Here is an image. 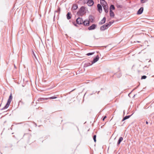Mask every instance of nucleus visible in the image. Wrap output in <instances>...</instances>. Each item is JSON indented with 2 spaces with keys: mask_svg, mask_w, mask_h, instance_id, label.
Segmentation results:
<instances>
[{
  "mask_svg": "<svg viewBox=\"0 0 154 154\" xmlns=\"http://www.w3.org/2000/svg\"><path fill=\"white\" fill-rule=\"evenodd\" d=\"M76 22L77 24L79 25L82 24L84 26H89L90 23L89 21L87 20H85L84 21L83 19L80 17L78 18L76 20Z\"/></svg>",
  "mask_w": 154,
  "mask_h": 154,
  "instance_id": "1",
  "label": "nucleus"
},
{
  "mask_svg": "<svg viewBox=\"0 0 154 154\" xmlns=\"http://www.w3.org/2000/svg\"><path fill=\"white\" fill-rule=\"evenodd\" d=\"M100 3L103 7V9L106 13L109 11V7L105 0H100Z\"/></svg>",
  "mask_w": 154,
  "mask_h": 154,
  "instance_id": "2",
  "label": "nucleus"
},
{
  "mask_svg": "<svg viewBox=\"0 0 154 154\" xmlns=\"http://www.w3.org/2000/svg\"><path fill=\"white\" fill-rule=\"evenodd\" d=\"M85 9V7H81L78 11L77 12V14L79 16H82L83 15L86 13Z\"/></svg>",
  "mask_w": 154,
  "mask_h": 154,
  "instance_id": "3",
  "label": "nucleus"
},
{
  "mask_svg": "<svg viewBox=\"0 0 154 154\" xmlns=\"http://www.w3.org/2000/svg\"><path fill=\"white\" fill-rule=\"evenodd\" d=\"M57 98V97L55 96H53V97H51L48 98H38V100L37 101L38 102H41L43 101L44 100H47L48 99H55Z\"/></svg>",
  "mask_w": 154,
  "mask_h": 154,
  "instance_id": "4",
  "label": "nucleus"
},
{
  "mask_svg": "<svg viewBox=\"0 0 154 154\" xmlns=\"http://www.w3.org/2000/svg\"><path fill=\"white\" fill-rule=\"evenodd\" d=\"M110 25H109L108 23H106V24L101 26L100 29L101 31H103L107 29L108 27Z\"/></svg>",
  "mask_w": 154,
  "mask_h": 154,
  "instance_id": "5",
  "label": "nucleus"
},
{
  "mask_svg": "<svg viewBox=\"0 0 154 154\" xmlns=\"http://www.w3.org/2000/svg\"><path fill=\"white\" fill-rule=\"evenodd\" d=\"M97 27V25L95 24H92L91 26L89 27L88 28L89 30H91L94 29Z\"/></svg>",
  "mask_w": 154,
  "mask_h": 154,
  "instance_id": "6",
  "label": "nucleus"
},
{
  "mask_svg": "<svg viewBox=\"0 0 154 154\" xmlns=\"http://www.w3.org/2000/svg\"><path fill=\"white\" fill-rule=\"evenodd\" d=\"M97 10L100 13H101L102 11V8L101 5L100 4H98L97 5Z\"/></svg>",
  "mask_w": 154,
  "mask_h": 154,
  "instance_id": "7",
  "label": "nucleus"
},
{
  "mask_svg": "<svg viewBox=\"0 0 154 154\" xmlns=\"http://www.w3.org/2000/svg\"><path fill=\"white\" fill-rule=\"evenodd\" d=\"M87 3L88 4V5L89 6H92L94 4V2L93 0H87Z\"/></svg>",
  "mask_w": 154,
  "mask_h": 154,
  "instance_id": "8",
  "label": "nucleus"
},
{
  "mask_svg": "<svg viewBox=\"0 0 154 154\" xmlns=\"http://www.w3.org/2000/svg\"><path fill=\"white\" fill-rule=\"evenodd\" d=\"M99 57L98 55H97L94 58L93 60L92 61V63H94L97 62L99 59Z\"/></svg>",
  "mask_w": 154,
  "mask_h": 154,
  "instance_id": "9",
  "label": "nucleus"
},
{
  "mask_svg": "<svg viewBox=\"0 0 154 154\" xmlns=\"http://www.w3.org/2000/svg\"><path fill=\"white\" fill-rule=\"evenodd\" d=\"M143 7L140 8L137 11V14L138 15L141 14L143 12Z\"/></svg>",
  "mask_w": 154,
  "mask_h": 154,
  "instance_id": "10",
  "label": "nucleus"
},
{
  "mask_svg": "<svg viewBox=\"0 0 154 154\" xmlns=\"http://www.w3.org/2000/svg\"><path fill=\"white\" fill-rule=\"evenodd\" d=\"M60 8L58 7L57 10L55 11L54 15V19L55 17V15L56 14V13H57V16L58 15L60 12Z\"/></svg>",
  "mask_w": 154,
  "mask_h": 154,
  "instance_id": "11",
  "label": "nucleus"
},
{
  "mask_svg": "<svg viewBox=\"0 0 154 154\" xmlns=\"http://www.w3.org/2000/svg\"><path fill=\"white\" fill-rule=\"evenodd\" d=\"M106 18L105 17H103V19L101 20V21L99 23V24L100 25H102L104 24L106 21Z\"/></svg>",
  "mask_w": 154,
  "mask_h": 154,
  "instance_id": "12",
  "label": "nucleus"
},
{
  "mask_svg": "<svg viewBox=\"0 0 154 154\" xmlns=\"http://www.w3.org/2000/svg\"><path fill=\"white\" fill-rule=\"evenodd\" d=\"M10 104V103H9L8 102H7L5 105L4 106V107H3L2 109H1V110H3L4 109H7L9 107Z\"/></svg>",
  "mask_w": 154,
  "mask_h": 154,
  "instance_id": "13",
  "label": "nucleus"
},
{
  "mask_svg": "<svg viewBox=\"0 0 154 154\" xmlns=\"http://www.w3.org/2000/svg\"><path fill=\"white\" fill-rule=\"evenodd\" d=\"M13 97L12 96V94L11 93L10 94L9 96V98L8 99V102L11 103V102L12 99Z\"/></svg>",
  "mask_w": 154,
  "mask_h": 154,
  "instance_id": "14",
  "label": "nucleus"
},
{
  "mask_svg": "<svg viewBox=\"0 0 154 154\" xmlns=\"http://www.w3.org/2000/svg\"><path fill=\"white\" fill-rule=\"evenodd\" d=\"M123 138L122 137H120L118 141L117 145L118 146L120 143L123 140Z\"/></svg>",
  "mask_w": 154,
  "mask_h": 154,
  "instance_id": "15",
  "label": "nucleus"
},
{
  "mask_svg": "<svg viewBox=\"0 0 154 154\" xmlns=\"http://www.w3.org/2000/svg\"><path fill=\"white\" fill-rule=\"evenodd\" d=\"M110 16L111 17H113L115 16V14L111 10L109 11Z\"/></svg>",
  "mask_w": 154,
  "mask_h": 154,
  "instance_id": "16",
  "label": "nucleus"
},
{
  "mask_svg": "<svg viewBox=\"0 0 154 154\" xmlns=\"http://www.w3.org/2000/svg\"><path fill=\"white\" fill-rule=\"evenodd\" d=\"M78 5H77L75 4L73 5L72 8L73 10H75L76 9H77V8H78Z\"/></svg>",
  "mask_w": 154,
  "mask_h": 154,
  "instance_id": "17",
  "label": "nucleus"
},
{
  "mask_svg": "<svg viewBox=\"0 0 154 154\" xmlns=\"http://www.w3.org/2000/svg\"><path fill=\"white\" fill-rule=\"evenodd\" d=\"M132 115V114L131 115L127 116H125V117H124L123 118V119H122V121L123 122V121H124V120H125L127 119H129L131 116Z\"/></svg>",
  "mask_w": 154,
  "mask_h": 154,
  "instance_id": "18",
  "label": "nucleus"
},
{
  "mask_svg": "<svg viewBox=\"0 0 154 154\" xmlns=\"http://www.w3.org/2000/svg\"><path fill=\"white\" fill-rule=\"evenodd\" d=\"M93 63H88V62H86L85 64V66L86 67H87L90 66L91 65H92Z\"/></svg>",
  "mask_w": 154,
  "mask_h": 154,
  "instance_id": "19",
  "label": "nucleus"
},
{
  "mask_svg": "<svg viewBox=\"0 0 154 154\" xmlns=\"http://www.w3.org/2000/svg\"><path fill=\"white\" fill-rule=\"evenodd\" d=\"M114 75H117L118 78H120L122 76V74L120 72L115 73L114 74Z\"/></svg>",
  "mask_w": 154,
  "mask_h": 154,
  "instance_id": "20",
  "label": "nucleus"
},
{
  "mask_svg": "<svg viewBox=\"0 0 154 154\" xmlns=\"http://www.w3.org/2000/svg\"><path fill=\"white\" fill-rule=\"evenodd\" d=\"M89 22L91 23H93L94 21V19L93 18V17L92 16H90L89 17Z\"/></svg>",
  "mask_w": 154,
  "mask_h": 154,
  "instance_id": "21",
  "label": "nucleus"
},
{
  "mask_svg": "<svg viewBox=\"0 0 154 154\" xmlns=\"http://www.w3.org/2000/svg\"><path fill=\"white\" fill-rule=\"evenodd\" d=\"M115 9V7L114 5H111L109 7V11L110 10H114Z\"/></svg>",
  "mask_w": 154,
  "mask_h": 154,
  "instance_id": "22",
  "label": "nucleus"
},
{
  "mask_svg": "<svg viewBox=\"0 0 154 154\" xmlns=\"http://www.w3.org/2000/svg\"><path fill=\"white\" fill-rule=\"evenodd\" d=\"M71 14L69 12L67 13L66 14L67 18V19L69 20L71 18V17L70 16Z\"/></svg>",
  "mask_w": 154,
  "mask_h": 154,
  "instance_id": "23",
  "label": "nucleus"
},
{
  "mask_svg": "<svg viewBox=\"0 0 154 154\" xmlns=\"http://www.w3.org/2000/svg\"><path fill=\"white\" fill-rule=\"evenodd\" d=\"M116 6L118 8H122V5L118 4H116Z\"/></svg>",
  "mask_w": 154,
  "mask_h": 154,
  "instance_id": "24",
  "label": "nucleus"
},
{
  "mask_svg": "<svg viewBox=\"0 0 154 154\" xmlns=\"http://www.w3.org/2000/svg\"><path fill=\"white\" fill-rule=\"evenodd\" d=\"M96 135H94L93 136V139L94 140V141L95 142H96Z\"/></svg>",
  "mask_w": 154,
  "mask_h": 154,
  "instance_id": "25",
  "label": "nucleus"
},
{
  "mask_svg": "<svg viewBox=\"0 0 154 154\" xmlns=\"http://www.w3.org/2000/svg\"><path fill=\"white\" fill-rule=\"evenodd\" d=\"M94 52L89 53H88L87 54H86V55L87 56H90V55H93V54H94Z\"/></svg>",
  "mask_w": 154,
  "mask_h": 154,
  "instance_id": "26",
  "label": "nucleus"
},
{
  "mask_svg": "<svg viewBox=\"0 0 154 154\" xmlns=\"http://www.w3.org/2000/svg\"><path fill=\"white\" fill-rule=\"evenodd\" d=\"M147 77V76L146 75H143L141 77V79H145Z\"/></svg>",
  "mask_w": 154,
  "mask_h": 154,
  "instance_id": "27",
  "label": "nucleus"
},
{
  "mask_svg": "<svg viewBox=\"0 0 154 154\" xmlns=\"http://www.w3.org/2000/svg\"><path fill=\"white\" fill-rule=\"evenodd\" d=\"M113 22H114V21H113V22L110 21L109 23H108L109 24V25H110V26L113 23Z\"/></svg>",
  "mask_w": 154,
  "mask_h": 154,
  "instance_id": "28",
  "label": "nucleus"
},
{
  "mask_svg": "<svg viewBox=\"0 0 154 154\" xmlns=\"http://www.w3.org/2000/svg\"><path fill=\"white\" fill-rule=\"evenodd\" d=\"M32 54H33V56L35 57V58L36 59H37V57H36V56L33 51H32Z\"/></svg>",
  "mask_w": 154,
  "mask_h": 154,
  "instance_id": "29",
  "label": "nucleus"
},
{
  "mask_svg": "<svg viewBox=\"0 0 154 154\" xmlns=\"http://www.w3.org/2000/svg\"><path fill=\"white\" fill-rule=\"evenodd\" d=\"M73 23V24L74 25L76 26H78L75 23V22H72Z\"/></svg>",
  "mask_w": 154,
  "mask_h": 154,
  "instance_id": "30",
  "label": "nucleus"
},
{
  "mask_svg": "<svg viewBox=\"0 0 154 154\" xmlns=\"http://www.w3.org/2000/svg\"><path fill=\"white\" fill-rule=\"evenodd\" d=\"M106 118V116H104L102 120L103 121H104L105 119Z\"/></svg>",
  "mask_w": 154,
  "mask_h": 154,
  "instance_id": "31",
  "label": "nucleus"
},
{
  "mask_svg": "<svg viewBox=\"0 0 154 154\" xmlns=\"http://www.w3.org/2000/svg\"><path fill=\"white\" fill-rule=\"evenodd\" d=\"M140 0V2L141 3H144L145 2L144 1V0Z\"/></svg>",
  "mask_w": 154,
  "mask_h": 154,
  "instance_id": "32",
  "label": "nucleus"
},
{
  "mask_svg": "<svg viewBox=\"0 0 154 154\" xmlns=\"http://www.w3.org/2000/svg\"><path fill=\"white\" fill-rule=\"evenodd\" d=\"M146 124H148V121H146Z\"/></svg>",
  "mask_w": 154,
  "mask_h": 154,
  "instance_id": "33",
  "label": "nucleus"
},
{
  "mask_svg": "<svg viewBox=\"0 0 154 154\" xmlns=\"http://www.w3.org/2000/svg\"><path fill=\"white\" fill-rule=\"evenodd\" d=\"M22 103L23 102H22L21 100L19 102V103Z\"/></svg>",
  "mask_w": 154,
  "mask_h": 154,
  "instance_id": "34",
  "label": "nucleus"
},
{
  "mask_svg": "<svg viewBox=\"0 0 154 154\" xmlns=\"http://www.w3.org/2000/svg\"><path fill=\"white\" fill-rule=\"evenodd\" d=\"M131 93H130L129 94H128V96H129V94H130Z\"/></svg>",
  "mask_w": 154,
  "mask_h": 154,
  "instance_id": "35",
  "label": "nucleus"
},
{
  "mask_svg": "<svg viewBox=\"0 0 154 154\" xmlns=\"http://www.w3.org/2000/svg\"><path fill=\"white\" fill-rule=\"evenodd\" d=\"M14 67H15V68H16V66H15V65H14Z\"/></svg>",
  "mask_w": 154,
  "mask_h": 154,
  "instance_id": "36",
  "label": "nucleus"
},
{
  "mask_svg": "<svg viewBox=\"0 0 154 154\" xmlns=\"http://www.w3.org/2000/svg\"><path fill=\"white\" fill-rule=\"evenodd\" d=\"M99 92H100V91H99L98 92V93H99Z\"/></svg>",
  "mask_w": 154,
  "mask_h": 154,
  "instance_id": "37",
  "label": "nucleus"
},
{
  "mask_svg": "<svg viewBox=\"0 0 154 154\" xmlns=\"http://www.w3.org/2000/svg\"><path fill=\"white\" fill-rule=\"evenodd\" d=\"M134 89H133V91L134 90Z\"/></svg>",
  "mask_w": 154,
  "mask_h": 154,
  "instance_id": "38",
  "label": "nucleus"
},
{
  "mask_svg": "<svg viewBox=\"0 0 154 154\" xmlns=\"http://www.w3.org/2000/svg\"><path fill=\"white\" fill-rule=\"evenodd\" d=\"M124 113H125V111H124Z\"/></svg>",
  "mask_w": 154,
  "mask_h": 154,
  "instance_id": "39",
  "label": "nucleus"
}]
</instances>
